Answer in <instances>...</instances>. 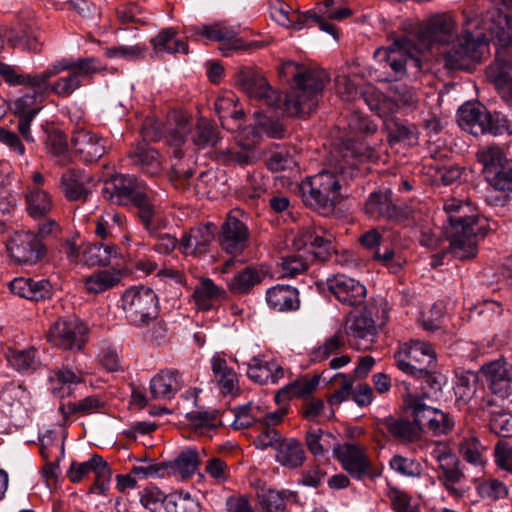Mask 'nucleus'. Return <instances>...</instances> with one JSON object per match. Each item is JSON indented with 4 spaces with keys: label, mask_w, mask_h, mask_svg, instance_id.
<instances>
[{
    "label": "nucleus",
    "mask_w": 512,
    "mask_h": 512,
    "mask_svg": "<svg viewBox=\"0 0 512 512\" xmlns=\"http://www.w3.org/2000/svg\"><path fill=\"white\" fill-rule=\"evenodd\" d=\"M376 158L375 150L361 140H348L333 149L329 159L330 170H323L301 183L304 202L321 214L332 212L342 199V186L356 174L358 164Z\"/></svg>",
    "instance_id": "obj_1"
},
{
    "label": "nucleus",
    "mask_w": 512,
    "mask_h": 512,
    "mask_svg": "<svg viewBox=\"0 0 512 512\" xmlns=\"http://www.w3.org/2000/svg\"><path fill=\"white\" fill-rule=\"evenodd\" d=\"M464 18L457 42L443 54L444 66L449 70L471 69L488 53L490 40L501 39L508 25L507 16L498 11L485 15L464 12Z\"/></svg>",
    "instance_id": "obj_2"
},
{
    "label": "nucleus",
    "mask_w": 512,
    "mask_h": 512,
    "mask_svg": "<svg viewBox=\"0 0 512 512\" xmlns=\"http://www.w3.org/2000/svg\"><path fill=\"white\" fill-rule=\"evenodd\" d=\"M104 70L105 67L95 57H64L53 61L40 72V89L59 98H69Z\"/></svg>",
    "instance_id": "obj_3"
},
{
    "label": "nucleus",
    "mask_w": 512,
    "mask_h": 512,
    "mask_svg": "<svg viewBox=\"0 0 512 512\" xmlns=\"http://www.w3.org/2000/svg\"><path fill=\"white\" fill-rule=\"evenodd\" d=\"M443 209L447 214L444 233L450 243V251L455 258L465 260L476 256L477 238L486 235L483 219L477 215H468V204L451 198L445 201Z\"/></svg>",
    "instance_id": "obj_4"
},
{
    "label": "nucleus",
    "mask_w": 512,
    "mask_h": 512,
    "mask_svg": "<svg viewBox=\"0 0 512 512\" xmlns=\"http://www.w3.org/2000/svg\"><path fill=\"white\" fill-rule=\"evenodd\" d=\"M283 68L293 75L295 82V87L285 95L283 112L289 116L310 114L329 80L328 74L323 69L305 68L292 61L285 63Z\"/></svg>",
    "instance_id": "obj_5"
},
{
    "label": "nucleus",
    "mask_w": 512,
    "mask_h": 512,
    "mask_svg": "<svg viewBox=\"0 0 512 512\" xmlns=\"http://www.w3.org/2000/svg\"><path fill=\"white\" fill-rule=\"evenodd\" d=\"M476 159L482 165V173L488 184L501 192H512V160L502 147L496 144L480 147Z\"/></svg>",
    "instance_id": "obj_6"
},
{
    "label": "nucleus",
    "mask_w": 512,
    "mask_h": 512,
    "mask_svg": "<svg viewBox=\"0 0 512 512\" xmlns=\"http://www.w3.org/2000/svg\"><path fill=\"white\" fill-rule=\"evenodd\" d=\"M400 385L404 390L402 395L404 409L411 414L421 429L425 426L436 436L446 435L452 430L454 420L448 413L426 405L423 397L411 393L409 383L403 381Z\"/></svg>",
    "instance_id": "obj_7"
},
{
    "label": "nucleus",
    "mask_w": 512,
    "mask_h": 512,
    "mask_svg": "<svg viewBox=\"0 0 512 512\" xmlns=\"http://www.w3.org/2000/svg\"><path fill=\"white\" fill-rule=\"evenodd\" d=\"M122 308L130 323L146 325L158 316V297L149 287H130L122 295Z\"/></svg>",
    "instance_id": "obj_8"
},
{
    "label": "nucleus",
    "mask_w": 512,
    "mask_h": 512,
    "mask_svg": "<svg viewBox=\"0 0 512 512\" xmlns=\"http://www.w3.org/2000/svg\"><path fill=\"white\" fill-rule=\"evenodd\" d=\"M333 455L342 469L355 480L375 479L381 474L363 445L349 442L338 444L333 449Z\"/></svg>",
    "instance_id": "obj_9"
},
{
    "label": "nucleus",
    "mask_w": 512,
    "mask_h": 512,
    "mask_svg": "<svg viewBox=\"0 0 512 512\" xmlns=\"http://www.w3.org/2000/svg\"><path fill=\"white\" fill-rule=\"evenodd\" d=\"M395 364L399 370L414 376L425 372V368H434L436 353L431 344L410 340L401 344L394 353Z\"/></svg>",
    "instance_id": "obj_10"
},
{
    "label": "nucleus",
    "mask_w": 512,
    "mask_h": 512,
    "mask_svg": "<svg viewBox=\"0 0 512 512\" xmlns=\"http://www.w3.org/2000/svg\"><path fill=\"white\" fill-rule=\"evenodd\" d=\"M235 86L250 99L269 107L282 108L281 96L274 90L264 76L252 67H241L234 75Z\"/></svg>",
    "instance_id": "obj_11"
},
{
    "label": "nucleus",
    "mask_w": 512,
    "mask_h": 512,
    "mask_svg": "<svg viewBox=\"0 0 512 512\" xmlns=\"http://www.w3.org/2000/svg\"><path fill=\"white\" fill-rule=\"evenodd\" d=\"M71 145L75 156L85 164L97 162L111 149L107 137L79 124L73 129Z\"/></svg>",
    "instance_id": "obj_12"
},
{
    "label": "nucleus",
    "mask_w": 512,
    "mask_h": 512,
    "mask_svg": "<svg viewBox=\"0 0 512 512\" xmlns=\"http://www.w3.org/2000/svg\"><path fill=\"white\" fill-rule=\"evenodd\" d=\"M88 328L78 318H59L47 331V340L63 350H81L87 341Z\"/></svg>",
    "instance_id": "obj_13"
},
{
    "label": "nucleus",
    "mask_w": 512,
    "mask_h": 512,
    "mask_svg": "<svg viewBox=\"0 0 512 512\" xmlns=\"http://www.w3.org/2000/svg\"><path fill=\"white\" fill-rule=\"evenodd\" d=\"M431 456L438 462V479L449 495L454 498L463 497L465 491L459 484L465 478V475L459 468V459L447 446L441 443L435 445Z\"/></svg>",
    "instance_id": "obj_14"
},
{
    "label": "nucleus",
    "mask_w": 512,
    "mask_h": 512,
    "mask_svg": "<svg viewBox=\"0 0 512 512\" xmlns=\"http://www.w3.org/2000/svg\"><path fill=\"white\" fill-rule=\"evenodd\" d=\"M456 29L457 22L451 14H436L418 32L419 44L425 49H431L435 44H448L454 38Z\"/></svg>",
    "instance_id": "obj_15"
},
{
    "label": "nucleus",
    "mask_w": 512,
    "mask_h": 512,
    "mask_svg": "<svg viewBox=\"0 0 512 512\" xmlns=\"http://www.w3.org/2000/svg\"><path fill=\"white\" fill-rule=\"evenodd\" d=\"M333 236L321 227H303L294 238L293 246L297 250L307 249L320 261H327L335 249Z\"/></svg>",
    "instance_id": "obj_16"
},
{
    "label": "nucleus",
    "mask_w": 512,
    "mask_h": 512,
    "mask_svg": "<svg viewBox=\"0 0 512 512\" xmlns=\"http://www.w3.org/2000/svg\"><path fill=\"white\" fill-rule=\"evenodd\" d=\"M147 192V188L135 177L118 175L107 182L102 190L104 198L117 205H129L139 201Z\"/></svg>",
    "instance_id": "obj_17"
},
{
    "label": "nucleus",
    "mask_w": 512,
    "mask_h": 512,
    "mask_svg": "<svg viewBox=\"0 0 512 512\" xmlns=\"http://www.w3.org/2000/svg\"><path fill=\"white\" fill-rule=\"evenodd\" d=\"M460 127L477 136L483 133H500V128L492 120L491 114L479 103H465L457 113Z\"/></svg>",
    "instance_id": "obj_18"
},
{
    "label": "nucleus",
    "mask_w": 512,
    "mask_h": 512,
    "mask_svg": "<svg viewBox=\"0 0 512 512\" xmlns=\"http://www.w3.org/2000/svg\"><path fill=\"white\" fill-rule=\"evenodd\" d=\"M10 257L19 264H35L45 255L42 242L30 232L15 233L6 244Z\"/></svg>",
    "instance_id": "obj_19"
},
{
    "label": "nucleus",
    "mask_w": 512,
    "mask_h": 512,
    "mask_svg": "<svg viewBox=\"0 0 512 512\" xmlns=\"http://www.w3.org/2000/svg\"><path fill=\"white\" fill-rule=\"evenodd\" d=\"M345 334L352 347L367 351L372 348L377 336V326L371 315L365 311L347 318Z\"/></svg>",
    "instance_id": "obj_20"
},
{
    "label": "nucleus",
    "mask_w": 512,
    "mask_h": 512,
    "mask_svg": "<svg viewBox=\"0 0 512 512\" xmlns=\"http://www.w3.org/2000/svg\"><path fill=\"white\" fill-rule=\"evenodd\" d=\"M421 50L407 36L395 38L389 47L378 48L374 56L386 63L396 74H404L407 61L412 59L413 53Z\"/></svg>",
    "instance_id": "obj_21"
},
{
    "label": "nucleus",
    "mask_w": 512,
    "mask_h": 512,
    "mask_svg": "<svg viewBox=\"0 0 512 512\" xmlns=\"http://www.w3.org/2000/svg\"><path fill=\"white\" fill-rule=\"evenodd\" d=\"M92 181L84 170L71 168L61 175L59 188L67 201L85 203L92 194Z\"/></svg>",
    "instance_id": "obj_22"
},
{
    "label": "nucleus",
    "mask_w": 512,
    "mask_h": 512,
    "mask_svg": "<svg viewBox=\"0 0 512 512\" xmlns=\"http://www.w3.org/2000/svg\"><path fill=\"white\" fill-rule=\"evenodd\" d=\"M481 373L495 395L508 398L512 395V364L504 359H498L484 364Z\"/></svg>",
    "instance_id": "obj_23"
},
{
    "label": "nucleus",
    "mask_w": 512,
    "mask_h": 512,
    "mask_svg": "<svg viewBox=\"0 0 512 512\" xmlns=\"http://www.w3.org/2000/svg\"><path fill=\"white\" fill-rule=\"evenodd\" d=\"M328 290L342 304L359 306L366 299V288L359 281L343 274L327 279Z\"/></svg>",
    "instance_id": "obj_24"
},
{
    "label": "nucleus",
    "mask_w": 512,
    "mask_h": 512,
    "mask_svg": "<svg viewBox=\"0 0 512 512\" xmlns=\"http://www.w3.org/2000/svg\"><path fill=\"white\" fill-rule=\"evenodd\" d=\"M248 227L238 218L228 215L222 225L219 242L222 250L226 253L237 256L248 246Z\"/></svg>",
    "instance_id": "obj_25"
},
{
    "label": "nucleus",
    "mask_w": 512,
    "mask_h": 512,
    "mask_svg": "<svg viewBox=\"0 0 512 512\" xmlns=\"http://www.w3.org/2000/svg\"><path fill=\"white\" fill-rule=\"evenodd\" d=\"M215 238L214 225H197L185 232L179 241V251L186 256H201L208 252Z\"/></svg>",
    "instance_id": "obj_26"
},
{
    "label": "nucleus",
    "mask_w": 512,
    "mask_h": 512,
    "mask_svg": "<svg viewBox=\"0 0 512 512\" xmlns=\"http://www.w3.org/2000/svg\"><path fill=\"white\" fill-rule=\"evenodd\" d=\"M485 74L487 81L493 85L500 98L512 105V62L496 57L486 67Z\"/></svg>",
    "instance_id": "obj_27"
},
{
    "label": "nucleus",
    "mask_w": 512,
    "mask_h": 512,
    "mask_svg": "<svg viewBox=\"0 0 512 512\" xmlns=\"http://www.w3.org/2000/svg\"><path fill=\"white\" fill-rule=\"evenodd\" d=\"M213 381L222 395L237 396L240 394L239 377L234 368L220 354H215L211 360Z\"/></svg>",
    "instance_id": "obj_28"
},
{
    "label": "nucleus",
    "mask_w": 512,
    "mask_h": 512,
    "mask_svg": "<svg viewBox=\"0 0 512 512\" xmlns=\"http://www.w3.org/2000/svg\"><path fill=\"white\" fill-rule=\"evenodd\" d=\"M12 294L31 301L50 299L53 294L52 284L47 279L17 277L9 282Z\"/></svg>",
    "instance_id": "obj_29"
},
{
    "label": "nucleus",
    "mask_w": 512,
    "mask_h": 512,
    "mask_svg": "<svg viewBox=\"0 0 512 512\" xmlns=\"http://www.w3.org/2000/svg\"><path fill=\"white\" fill-rule=\"evenodd\" d=\"M181 374L175 369L161 370L150 381V393L154 399H171L183 388Z\"/></svg>",
    "instance_id": "obj_30"
},
{
    "label": "nucleus",
    "mask_w": 512,
    "mask_h": 512,
    "mask_svg": "<svg viewBox=\"0 0 512 512\" xmlns=\"http://www.w3.org/2000/svg\"><path fill=\"white\" fill-rule=\"evenodd\" d=\"M365 212L374 219L393 220L400 215L398 207L392 201V193L389 190L371 193L365 204Z\"/></svg>",
    "instance_id": "obj_31"
},
{
    "label": "nucleus",
    "mask_w": 512,
    "mask_h": 512,
    "mask_svg": "<svg viewBox=\"0 0 512 512\" xmlns=\"http://www.w3.org/2000/svg\"><path fill=\"white\" fill-rule=\"evenodd\" d=\"M275 460L289 469L301 467L306 460L302 443L295 438H283L275 446Z\"/></svg>",
    "instance_id": "obj_32"
},
{
    "label": "nucleus",
    "mask_w": 512,
    "mask_h": 512,
    "mask_svg": "<svg viewBox=\"0 0 512 512\" xmlns=\"http://www.w3.org/2000/svg\"><path fill=\"white\" fill-rule=\"evenodd\" d=\"M282 367L274 361H266L261 356L253 357L248 363L247 376L258 384L277 383L283 377Z\"/></svg>",
    "instance_id": "obj_33"
},
{
    "label": "nucleus",
    "mask_w": 512,
    "mask_h": 512,
    "mask_svg": "<svg viewBox=\"0 0 512 512\" xmlns=\"http://www.w3.org/2000/svg\"><path fill=\"white\" fill-rule=\"evenodd\" d=\"M266 302L275 311L296 310L299 307L298 291L289 285H276L267 290Z\"/></svg>",
    "instance_id": "obj_34"
},
{
    "label": "nucleus",
    "mask_w": 512,
    "mask_h": 512,
    "mask_svg": "<svg viewBox=\"0 0 512 512\" xmlns=\"http://www.w3.org/2000/svg\"><path fill=\"white\" fill-rule=\"evenodd\" d=\"M225 291L210 278H201L192 294L197 309L211 310L214 305L225 297Z\"/></svg>",
    "instance_id": "obj_35"
},
{
    "label": "nucleus",
    "mask_w": 512,
    "mask_h": 512,
    "mask_svg": "<svg viewBox=\"0 0 512 512\" xmlns=\"http://www.w3.org/2000/svg\"><path fill=\"white\" fill-rule=\"evenodd\" d=\"M120 258L119 247L112 243L89 244L83 251V260L89 266H109Z\"/></svg>",
    "instance_id": "obj_36"
},
{
    "label": "nucleus",
    "mask_w": 512,
    "mask_h": 512,
    "mask_svg": "<svg viewBox=\"0 0 512 512\" xmlns=\"http://www.w3.org/2000/svg\"><path fill=\"white\" fill-rule=\"evenodd\" d=\"M156 54L164 52L169 54L182 53L187 54L189 47L187 42L178 38V30L173 27L164 28L158 32L150 41Z\"/></svg>",
    "instance_id": "obj_37"
},
{
    "label": "nucleus",
    "mask_w": 512,
    "mask_h": 512,
    "mask_svg": "<svg viewBox=\"0 0 512 512\" xmlns=\"http://www.w3.org/2000/svg\"><path fill=\"white\" fill-rule=\"evenodd\" d=\"M52 393L60 398L72 395V386L83 382L80 371H73L69 367L54 370L49 376Z\"/></svg>",
    "instance_id": "obj_38"
},
{
    "label": "nucleus",
    "mask_w": 512,
    "mask_h": 512,
    "mask_svg": "<svg viewBox=\"0 0 512 512\" xmlns=\"http://www.w3.org/2000/svg\"><path fill=\"white\" fill-rule=\"evenodd\" d=\"M121 279L120 270H98L84 279V288L89 294H101L116 287Z\"/></svg>",
    "instance_id": "obj_39"
},
{
    "label": "nucleus",
    "mask_w": 512,
    "mask_h": 512,
    "mask_svg": "<svg viewBox=\"0 0 512 512\" xmlns=\"http://www.w3.org/2000/svg\"><path fill=\"white\" fill-rule=\"evenodd\" d=\"M458 451L467 463L473 465L479 473H483L487 463L485 457L486 448L476 436L469 435L464 437L459 443Z\"/></svg>",
    "instance_id": "obj_40"
},
{
    "label": "nucleus",
    "mask_w": 512,
    "mask_h": 512,
    "mask_svg": "<svg viewBox=\"0 0 512 512\" xmlns=\"http://www.w3.org/2000/svg\"><path fill=\"white\" fill-rule=\"evenodd\" d=\"M133 163L151 176L158 175L162 170V161L157 150L141 144L130 152Z\"/></svg>",
    "instance_id": "obj_41"
},
{
    "label": "nucleus",
    "mask_w": 512,
    "mask_h": 512,
    "mask_svg": "<svg viewBox=\"0 0 512 512\" xmlns=\"http://www.w3.org/2000/svg\"><path fill=\"white\" fill-rule=\"evenodd\" d=\"M104 402L96 395L87 396L76 402H67L61 404L59 412L63 417V421L67 422L72 415H89L98 412L103 408Z\"/></svg>",
    "instance_id": "obj_42"
},
{
    "label": "nucleus",
    "mask_w": 512,
    "mask_h": 512,
    "mask_svg": "<svg viewBox=\"0 0 512 512\" xmlns=\"http://www.w3.org/2000/svg\"><path fill=\"white\" fill-rule=\"evenodd\" d=\"M194 34L203 36L210 41L229 45L231 49H239V40L235 37L233 29L221 23L194 27Z\"/></svg>",
    "instance_id": "obj_43"
},
{
    "label": "nucleus",
    "mask_w": 512,
    "mask_h": 512,
    "mask_svg": "<svg viewBox=\"0 0 512 512\" xmlns=\"http://www.w3.org/2000/svg\"><path fill=\"white\" fill-rule=\"evenodd\" d=\"M200 463L201 456L199 451L195 448H186L167 466L174 474H178L182 478H188L197 471Z\"/></svg>",
    "instance_id": "obj_44"
},
{
    "label": "nucleus",
    "mask_w": 512,
    "mask_h": 512,
    "mask_svg": "<svg viewBox=\"0 0 512 512\" xmlns=\"http://www.w3.org/2000/svg\"><path fill=\"white\" fill-rule=\"evenodd\" d=\"M318 383L319 377L317 375L313 377H301L278 391L275 400L280 402L281 399L286 400L293 397H307L316 390Z\"/></svg>",
    "instance_id": "obj_45"
},
{
    "label": "nucleus",
    "mask_w": 512,
    "mask_h": 512,
    "mask_svg": "<svg viewBox=\"0 0 512 512\" xmlns=\"http://www.w3.org/2000/svg\"><path fill=\"white\" fill-rule=\"evenodd\" d=\"M264 274L253 267H246L233 276L229 282V289L234 294H247L252 288L260 284Z\"/></svg>",
    "instance_id": "obj_46"
},
{
    "label": "nucleus",
    "mask_w": 512,
    "mask_h": 512,
    "mask_svg": "<svg viewBox=\"0 0 512 512\" xmlns=\"http://www.w3.org/2000/svg\"><path fill=\"white\" fill-rule=\"evenodd\" d=\"M387 431L395 438L407 442H414L420 437L421 426L417 425L415 421H410L396 418H387L384 422Z\"/></svg>",
    "instance_id": "obj_47"
},
{
    "label": "nucleus",
    "mask_w": 512,
    "mask_h": 512,
    "mask_svg": "<svg viewBox=\"0 0 512 512\" xmlns=\"http://www.w3.org/2000/svg\"><path fill=\"white\" fill-rule=\"evenodd\" d=\"M27 211L33 218L43 217L53 207L50 194L43 189L33 188L26 195Z\"/></svg>",
    "instance_id": "obj_48"
},
{
    "label": "nucleus",
    "mask_w": 512,
    "mask_h": 512,
    "mask_svg": "<svg viewBox=\"0 0 512 512\" xmlns=\"http://www.w3.org/2000/svg\"><path fill=\"white\" fill-rule=\"evenodd\" d=\"M36 349L29 348L26 350H18L9 348L6 353L8 363L19 372L33 371L38 366L36 358Z\"/></svg>",
    "instance_id": "obj_49"
},
{
    "label": "nucleus",
    "mask_w": 512,
    "mask_h": 512,
    "mask_svg": "<svg viewBox=\"0 0 512 512\" xmlns=\"http://www.w3.org/2000/svg\"><path fill=\"white\" fill-rule=\"evenodd\" d=\"M345 346V339L341 332H336L334 335L325 339V341L314 348L310 353V359L314 363H319L327 360L332 355L337 354Z\"/></svg>",
    "instance_id": "obj_50"
},
{
    "label": "nucleus",
    "mask_w": 512,
    "mask_h": 512,
    "mask_svg": "<svg viewBox=\"0 0 512 512\" xmlns=\"http://www.w3.org/2000/svg\"><path fill=\"white\" fill-rule=\"evenodd\" d=\"M0 75L11 86L22 85L40 89V73L34 75L18 73L13 66L0 62Z\"/></svg>",
    "instance_id": "obj_51"
},
{
    "label": "nucleus",
    "mask_w": 512,
    "mask_h": 512,
    "mask_svg": "<svg viewBox=\"0 0 512 512\" xmlns=\"http://www.w3.org/2000/svg\"><path fill=\"white\" fill-rule=\"evenodd\" d=\"M250 147V145H247L243 149H238L236 147L216 149L214 151V157L217 162L225 166L247 165L252 161V157L248 151Z\"/></svg>",
    "instance_id": "obj_52"
},
{
    "label": "nucleus",
    "mask_w": 512,
    "mask_h": 512,
    "mask_svg": "<svg viewBox=\"0 0 512 512\" xmlns=\"http://www.w3.org/2000/svg\"><path fill=\"white\" fill-rule=\"evenodd\" d=\"M40 454L45 461H60L64 456V443L53 431H47L40 438Z\"/></svg>",
    "instance_id": "obj_53"
},
{
    "label": "nucleus",
    "mask_w": 512,
    "mask_h": 512,
    "mask_svg": "<svg viewBox=\"0 0 512 512\" xmlns=\"http://www.w3.org/2000/svg\"><path fill=\"white\" fill-rule=\"evenodd\" d=\"M123 223V216L113 211H105L103 215L95 221V234L102 240H107L115 236V227H120Z\"/></svg>",
    "instance_id": "obj_54"
},
{
    "label": "nucleus",
    "mask_w": 512,
    "mask_h": 512,
    "mask_svg": "<svg viewBox=\"0 0 512 512\" xmlns=\"http://www.w3.org/2000/svg\"><path fill=\"white\" fill-rule=\"evenodd\" d=\"M39 95L37 92L27 93L19 98H17L11 106V110L14 115L18 117H35L41 107L38 104Z\"/></svg>",
    "instance_id": "obj_55"
},
{
    "label": "nucleus",
    "mask_w": 512,
    "mask_h": 512,
    "mask_svg": "<svg viewBox=\"0 0 512 512\" xmlns=\"http://www.w3.org/2000/svg\"><path fill=\"white\" fill-rule=\"evenodd\" d=\"M219 140V132L216 127L206 119H200L196 126L193 138L194 143L200 148L215 147Z\"/></svg>",
    "instance_id": "obj_56"
},
{
    "label": "nucleus",
    "mask_w": 512,
    "mask_h": 512,
    "mask_svg": "<svg viewBox=\"0 0 512 512\" xmlns=\"http://www.w3.org/2000/svg\"><path fill=\"white\" fill-rule=\"evenodd\" d=\"M166 512H200V504L188 493H174L166 500Z\"/></svg>",
    "instance_id": "obj_57"
},
{
    "label": "nucleus",
    "mask_w": 512,
    "mask_h": 512,
    "mask_svg": "<svg viewBox=\"0 0 512 512\" xmlns=\"http://www.w3.org/2000/svg\"><path fill=\"white\" fill-rule=\"evenodd\" d=\"M47 149L50 154L58 159L62 165L69 163V151L67 137L64 133L56 131L48 135Z\"/></svg>",
    "instance_id": "obj_58"
},
{
    "label": "nucleus",
    "mask_w": 512,
    "mask_h": 512,
    "mask_svg": "<svg viewBox=\"0 0 512 512\" xmlns=\"http://www.w3.org/2000/svg\"><path fill=\"white\" fill-rule=\"evenodd\" d=\"M386 496L395 512H419L417 505L412 504V498L397 487H388Z\"/></svg>",
    "instance_id": "obj_59"
},
{
    "label": "nucleus",
    "mask_w": 512,
    "mask_h": 512,
    "mask_svg": "<svg viewBox=\"0 0 512 512\" xmlns=\"http://www.w3.org/2000/svg\"><path fill=\"white\" fill-rule=\"evenodd\" d=\"M259 407L251 403L236 407L234 412V421L232 423L235 429H246L252 426L255 422H259Z\"/></svg>",
    "instance_id": "obj_60"
},
{
    "label": "nucleus",
    "mask_w": 512,
    "mask_h": 512,
    "mask_svg": "<svg viewBox=\"0 0 512 512\" xmlns=\"http://www.w3.org/2000/svg\"><path fill=\"white\" fill-rule=\"evenodd\" d=\"M101 463L100 455H93L88 461L78 463L73 461L67 471V477L72 483L80 482L89 473L95 471L96 467Z\"/></svg>",
    "instance_id": "obj_61"
},
{
    "label": "nucleus",
    "mask_w": 512,
    "mask_h": 512,
    "mask_svg": "<svg viewBox=\"0 0 512 512\" xmlns=\"http://www.w3.org/2000/svg\"><path fill=\"white\" fill-rule=\"evenodd\" d=\"M333 380L339 387L330 396L329 403L338 405L349 398L355 380L352 375L342 373L336 374Z\"/></svg>",
    "instance_id": "obj_62"
},
{
    "label": "nucleus",
    "mask_w": 512,
    "mask_h": 512,
    "mask_svg": "<svg viewBox=\"0 0 512 512\" xmlns=\"http://www.w3.org/2000/svg\"><path fill=\"white\" fill-rule=\"evenodd\" d=\"M133 205L138 209V217L144 228L150 234L154 233L156 231V226L153 222L155 210L149 194L146 192L143 197H141L140 200L136 201Z\"/></svg>",
    "instance_id": "obj_63"
},
{
    "label": "nucleus",
    "mask_w": 512,
    "mask_h": 512,
    "mask_svg": "<svg viewBox=\"0 0 512 512\" xmlns=\"http://www.w3.org/2000/svg\"><path fill=\"white\" fill-rule=\"evenodd\" d=\"M493 455L497 467L512 474V446L504 440H499L495 444Z\"/></svg>",
    "instance_id": "obj_64"
}]
</instances>
